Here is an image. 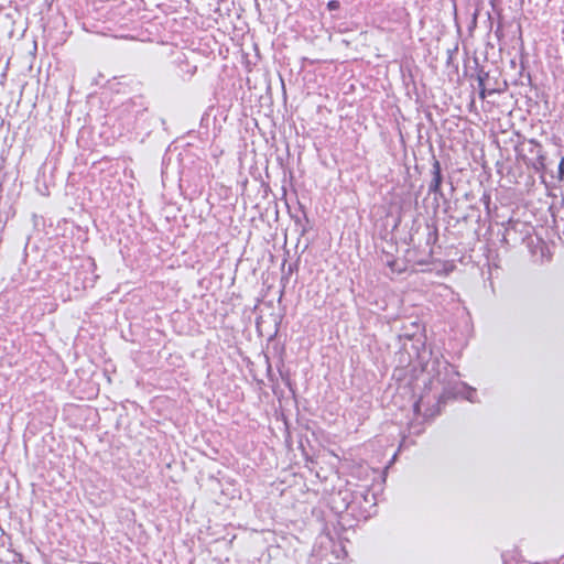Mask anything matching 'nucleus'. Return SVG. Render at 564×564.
I'll return each instance as SVG.
<instances>
[{
  "label": "nucleus",
  "mask_w": 564,
  "mask_h": 564,
  "mask_svg": "<svg viewBox=\"0 0 564 564\" xmlns=\"http://www.w3.org/2000/svg\"><path fill=\"white\" fill-rule=\"evenodd\" d=\"M464 390H468V395H466V399L469 401H473L471 394L475 392L474 389L468 388L463 382H457L451 388H446L441 395H438L436 403L432 406L425 408L424 412L422 413V408L425 406V397H421L414 404H413V411L415 415L420 416L422 415L423 419H433L436 415L441 413V406L445 404L446 400L456 398L457 395L462 394Z\"/></svg>",
  "instance_id": "nucleus-1"
},
{
  "label": "nucleus",
  "mask_w": 564,
  "mask_h": 564,
  "mask_svg": "<svg viewBox=\"0 0 564 564\" xmlns=\"http://www.w3.org/2000/svg\"><path fill=\"white\" fill-rule=\"evenodd\" d=\"M503 232L501 241L509 246L523 243L531 236V227L518 219H509L502 224Z\"/></svg>",
  "instance_id": "nucleus-2"
},
{
  "label": "nucleus",
  "mask_w": 564,
  "mask_h": 564,
  "mask_svg": "<svg viewBox=\"0 0 564 564\" xmlns=\"http://www.w3.org/2000/svg\"><path fill=\"white\" fill-rule=\"evenodd\" d=\"M527 151L532 155L531 159L525 161L527 165L534 169L536 172H541L545 169V155L543 153L542 144L535 139H530L527 142Z\"/></svg>",
  "instance_id": "nucleus-3"
},
{
  "label": "nucleus",
  "mask_w": 564,
  "mask_h": 564,
  "mask_svg": "<svg viewBox=\"0 0 564 564\" xmlns=\"http://www.w3.org/2000/svg\"><path fill=\"white\" fill-rule=\"evenodd\" d=\"M431 175H432V180L429 184V194H434L435 200H438L440 198H444V193L442 191V183H443L442 166H441L440 161L435 156H433V160H432Z\"/></svg>",
  "instance_id": "nucleus-4"
},
{
  "label": "nucleus",
  "mask_w": 564,
  "mask_h": 564,
  "mask_svg": "<svg viewBox=\"0 0 564 564\" xmlns=\"http://www.w3.org/2000/svg\"><path fill=\"white\" fill-rule=\"evenodd\" d=\"M173 64L175 67L176 75L183 80L191 79L197 70V66L191 64L186 58L185 54L177 55L176 58L173 61Z\"/></svg>",
  "instance_id": "nucleus-5"
},
{
  "label": "nucleus",
  "mask_w": 564,
  "mask_h": 564,
  "mask_svg": "<svg viewBox=\"0 0 564 564\" xmlns=\"http://www.w3.org/2000/svg\"><path fill=\"white\" fill-rule=\"evenodd\" d=\"M381 261L391 270L392 273H401L404 270L393 254L389 252L383 251Z\"/></svg>",
  "instance_id": "nucleus-6"
},
{
  "label": "nucleus",
  "mask_w": 564,
  "mask_h": 564,
  "mask_svg": "<svg viewBox=\"0 0 564 564\" xmlns=\"http://www.w3.org/2000/svg\"><path fill=\"white\" fill-rule=\"evenodd\" d=\"M427 238H426V243L427 245H432V243H435L436 240H437V229L436 228H431L430 226H427Z\"/></svg>",
  "instance_id": "nucleus-7"
},
{
  "label": "nucleus",
  "mask_w": 564,
  "mask_h": 564,
  "mask_svg": "<svg viewBox=\"0 0 564 564\" xmlns=\"http://www.w3.org/2000/svg\"><path fill=\"white\" fill-rule=\"evenodd\" d=\"M489 77V74L484 69H480L477 74L478 86H485L486 79Z\"/></svg>",
  "instance_id": "nucleus-8"
},
{
  "label": "nucleus",
  "mask_w": 564,
  "mask_h": 564,
  "mask_svg": "<svg viewBox=\"0 0 564 564\" xmlns=\"http://www.w3.org/2000/svg\"><path fill=\"white\" fill-rule=\"evenodd\" d=\"M339 7H340V3L337 0H330L327 2V9L329 11L338 10Z\"/></svg>",
  "instance_id": "nucleus-9"
},
{
  "label": "nucleus",
  "mask_w": 564,
  "mask_h": 564,
  "mask_svg": "<svg viewBox=\"0 0 564 564\" xmlns=\"http://www.w3.org/2000/svg\"><path fill=\"white\" fill-rule=\"evenodd\" d=\"M478 88H479V96H480V98H481V99L486 98V95H487V89H486V87H485V86H478ZM494 93H495V90H489V91H488V94H489V95H491V94H494Z\"/></svg>",
  "instance_id": "nucleus-10"
},
{
  "label": "nucleus",
  "mask_w": 564,
  "mask_h": 564,
  "mask_svg": "<svg viewBox=\"0 0 564 564\" xmlns=\"http://www.w3.org/2000/svg\"><path fill=\"white\" fill-rule=\"evenodd\" d=\"M558 175L560 178H563L564 176V158L561 159V162L558 164Z\"/></svg>",
  "instance_id": "nucleus-11"
},
{
  "label": "nucleus",
  "mask_w": 564,
  "mask_h": 564,
  "mask_svg": "<svg viewBox=\"0 0 564 564\" xmlns=\"http://www.w3.org/2000/svg\"><path fill=\"white\" fill-rule=\"evenodd\" d=\"M292 271H294V268L292 264L289 265V272L291 273Z\"/></svg>",
  "instance_id": "nucleus-12"
}]
</instances>
